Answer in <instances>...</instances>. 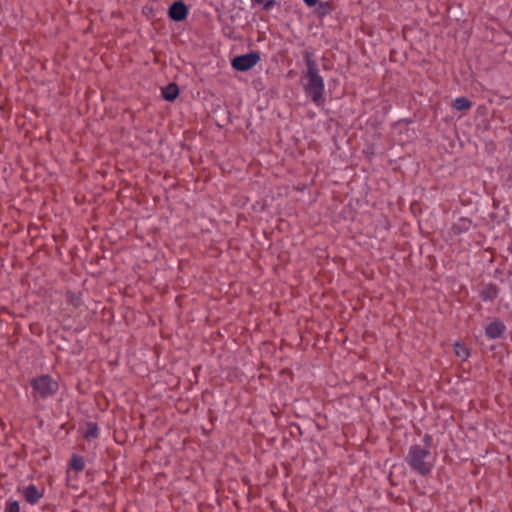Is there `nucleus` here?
I'll use <instances>...</instances> for the list:
<instances>
[{
	"label": "nucleus",
	"mask_w": 512,
	"mask_h": 512,
	"mask_svg": "<svg viewBox=\"0 0 512 512\" xmlns=\"http://www.w3.org/2000/svg\"><path fill=\"white\" fill-rule=\"evenodd\" d=\"M303 1L309 7L315 6L318 3V0H303Z\"/></svg>",
	"instance_id": "nucleus-18"
},
{
	"label": "nucleus",
	"mask_w": 512,
	"mask_h": 512,
	"mask_svg": "<svg viewBox=\"0 0 512 512\" xmlns=\"http://www.w3.org/2000/svg\"><path fill=\"white\" fill-rule=\"evenodd\" d=\"M472 221L468 218H460L457 223L453 225V230L455 233H462L468 231Z\"/></svg>",
	"instance_id": "nucleus-12"
},
{
	"label": "nucleus",
	"mask_w": 512,
	"mask_h": 512,
	"mask_svg": "<svg viewBox=\"0 0 512 512\" xmlns=\"http://www.w3.org/2000/svg\"><path fill=\"white\" fill-rule=\"evenodd\" d=\"M304 61L307 71L304 75L307 82L304 84V92L316 106H322L325 102L324 79L319 73V68L314 60L313 51H305Z\"/></svg>",
	"instance_id": "nucleus-2"
},
{
	"label": "nucleus",
	"mask_w": 512,
	"mask_h": 512,
	"mask_svg": "<svg viewBox=\"0 0 512 512\" xmlns=\"http://www.w3.org/2000/svg\"><path fill=\"white\" fill-rule=\"evenodd\" d=\"M433 437L425 434L422 444H414L410 446L405 457L406 463L410 469L421 476H427L434 468L436 457L431 452Z\"/></svg>",
	"instance_id": "nucleus-1"
},
{
	"label": "nucleus",
	"mask_w": 512,
	"mask_h": 512,
	"mask_svg": "<svg viewBox=\"0 0 512 512\" xmlns=\"http://www.w3.org/2000/svg\"><path fill=\"white\" fill-rule=\"evenodd\" d=\"M332 11L331 4L329 2H321L315 9V14L319 18H323Z\"/></svg>",
	"instance_id": "nucleus-13"
},
{
	"label": "nucleus",
	"mask_w": 512,
	"mask_h": 512,
	"mask_svg": "<svg viewBox=\"0 0 512 512\" xmlns=\"http://www.w3.org/2000/svg\"><path fill=\"white\" fill-rule=\"evenodd\" d=\"M188 13V7L182 0L175 1L168 10L169 18L176 22L185 20Z\"/></svg>",
	"instance_id": "nucleus-5"
},
{
	"label": "nucleus",
	"mask_w": 512,
	"mask_h": 512,
	"mask_svg": "<svg viewBox=\"0 0 512 512\" xmlns=\"http://www.w3.org/2000/svg\"><path fill=\"white\" fill-rule=\"evenodd\" d=\"M30 385L33 389L32 394L35 399L51 397L55 395L59 389L58 381L48 374L32 378L30 380Z\"/></svg>",
	"instance_id": "nucleus-3"
},
{
	"label": "nucleus",
	"mask_w": 512,
	"mask_h": 512,
	"mask_svg": "<svg viewBox=\"0 0 512 512\" xmlns=\"http://www.w3.org/2000/svg\"><path fill=\"white\" fill-rule=\"evenodd\" d=\"M260 61L258 52L252 51L245 55L235 57L231 65L237 71H248L253 68Z\"/></svg>",
	"instance_id": "nucleus-4"
},
{
	"label": "nucleus",
	"mask_w": 512,
	"mask_h": 512,
	"mask_svg": "<svg viewBox=\"0 0 512 512\" xmlns=\"http://www.w3.org/2000/svg\"><path fill=\"white\" fill-rule=\"evenodd\" d=\"M22 495L27 503L34 505L44 494L34 484H30L22 490Z\"/></svg>",
	"instance_id": "nucleus-6"
},
{
	"label": "nucleus",
	"mask_w": 512,
	"mask_h": 512,
	"mask_svg": "<svg viewBox=\"0 0 512 512\" xmlns=\"http://www.w3.org/2000/svg\"><path fill=\"white\" fill-rule=\"evenodd\" d=\"M452 106L457 111H466L471 108L472 102L466 97H458L453 101Z\"/></svg>",
	"instance_id": "nucleus-11"
},
{
	"label": "nucleus",
	"mask_w": 512,
	"mask_h": 512,
	"mask_svg": "<svg viewBox=\"0 0 512 512\" xmlns=\"http://www.w3.org/2000/svg\"><path fill=\"white\" fill-rule=\"evenodd\" d=\"M505 330L506 327L501 321L494 320L486 326L485 334L489 339H497L503 335Z\"/></svg>",
	"instance_id": "nucleus-7"
},
{
	"label": "nucleus",
	"mask_w": 512,
	"mask_h": 512,
	"mask_svg": "<svg viewBox=\"0 0 512 512\" xmlns=\"http://www.w3.org/2000/svg\"><path fill=\"white\" fill-rule=\"evenodd\" d=\"M454 350H455L456 355L463 359H467L470 356V352H469L468 348L463 344L456 343Z\"/></svg>",
	"instance_id": "nucleus-16"
},
{
	"label": "nucleus",
	"mask_w": 512,
	"mask_h": 512,
	"mask_svg": "<svg viewBox=\"0 0 512 512\" xmlns=\"http://www.w3.org/2000/svg\"><path fill=\"white\" fill-rule=\"evenodd\" d=\"M98 434H99V428H98L97 424L93 423V422L87 423L84 437L87 440H91L93 438H96L98 436Z\"/></svg>",
	"instance_id": "nucleus-14"
},
{
	"label": "nucleus",
	"mask_w": 512,
	"mask_h": 512,
	"mask_svg": "<svg viewBox=\"0 0 512 512\" xmlns=\"http://www.w3.org/2000/svg\"><path fill=\"white\" fill-rule=\"evenodd\" d=\"M66 299H67L68 303H70L71 305H73L76 308L79 307L82 303L80 294H76L74 292H70V291L67 292Z\"/></svg>",
	"instance_id": "nucleus-15"
},
{
	"label": "nucleus",
	"mask_w": 512,
	"mask_h": 512,
	"mask_svg": "<svg viewBox=\"0 0 512 512\" xmlns=\"http://www.w3.org/2000/svg\"><path fill=\"white\" fill-rule=\"evenodd\" d=\"M69 469H71L77 473L82 472L85 469L84 457H82L78 454H73L69 461Z\"/></svg>",
	"instance_id": "nucleus-9"
},
{
	"label": "nucleus",
	"mask_w": 512,
	"mask_h": 512,
	"mask_svg": "<svg viewBox=\"0 0 512 512\" xmlns=\"http://www.w3.org/2000/svg\"><path fill=\"white\" fill-rule=\"evenodd\" d=\"M6 511L7 512H20V504L16 500H8L6 502Z\"/></svg>",
	"instance_id": "nucleus-17"
},
{
	"label": "nucleus",
	"mask_w": 512,
	"mask_h": 512,
	"mask_svg": "<svg viewBox=\"0 0 512 512\" xmlns=\"http://www.w3.org/2000/svg\"><path fill=\"white\" fill-rule=\"evenodd\" d=\"M178 94L179 89L175 83H170L162 89V96L167 101H174Z\"/></svg>",
	"instance_id": "nucleus-10"
},
{
	"label": "nucleus",
	"mask_w": 512,
	"mask_h": 512,
	"mask_svg": "<svg viewBox=\"0 0 512 512\" xmlns=\"http://www.w3.org/2000/svg\"><path fill=\"white\" fill-rule=\"evenodd\" d=\"M498 294V287L493 283H489L482 288L479 295L483 301H493L498 297Z\"/></svg>",
	"instance_id": "nucleus-8"
},
{
	"label": "nucleus",
	"mask_w": 512,
	"mask_h": 512,
	"mask_svg": "<svg viewBox=\"0 0 512 512\" xmlns=\"http://www.w3.org/2000/svg\"><path fill=\"white\" fill-rule=\"evenodd\" d=\"M265 0H253V2L257 3V4H261L263 3Z\"/></svg>",
	"instance_id": "nucleus-20"
},
{
	"label": "nucleus",
	"mask_w": 512,
	"mask_h": 512,
	"mask_svg": "<svg viewBox=\"0 0 512 512\" xmlns=\"http://www.w3.org/2000/svg\"><path fill=\"white\" fill-rule=\"evenodd\" d=\"M273 4V1H268L265 5L266 8H269Z\"/></svg>",
	"instance_id": "nucleus-19"
}]
</instances>
